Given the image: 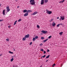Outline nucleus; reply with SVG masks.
Returning <instances> with one entry per match:
<instances>
[{
	"label": "nucleus",
	"mask_w": 67,
	"mask_h": 67,
	"mask_svg": "<svg viewBox=\"0 0 67 67\" xmlns=\"http://www.w3.org/2000/svg\"><path fill=\"white\" fill-rule=\"evenodd\" d=\"M30 36V35L29 34H28L27 35H26L25 36V37L26 38H29Z\"/></svg>",
	"instance_id": "7"
},
{
	"label": "nucleus",
	"mask_w": 67,
	"mask_h": 67,
	"mask_svg": "<svg viewBox=\"0 0 67 67\" xmlns=\"http://www.w3.org/2000/svg\"><path fill=\"white\" fill-rule=\"evenodd\" d=\"M13 60H14V59H13V58H12L10 59V61L12 62Z\"/></svg>",
	"instance_id": "20"
},
{
	"label": "nucleus",
	"mask_w": 67,
	"mask_h": 67,
	"mask_svg": "<svg viewBox=\"0 0 67 67\" xmlns=\"http://www.w3.org/2000/svg\"><path fill=\"white\" fill-rule=\"evenodd\" d=\"M57 26L58 27H59V24L58 25H57Z\"/></svg>",
	"instance_id": "28"
},
{
	"label": "nucleus",
	"mask_w": 67,
	"mask_h": 67,
	"mask_svg": "<svg viewBox=\"0 0 67 67\" xmlns=\"http://www.w3.org/2000/svg\"><path fill=\"white\" fill-rule=\"evenodd\" d=\"M6 9H9V7H6Z\"/></svg>",
	"instance_id": "31"
},
{
	"label": "nucleus",
	"mask_w": 67,
	"mask_h": 67,
	"mask_svg": "<svg viewBox=\"0 0 67 67\" xmlns=\"http://www.w3.org/2000/svg\"><path fill=\"white\" fill-rule=\"evenodd\" d=\"M38 38V36H36L35 37V38L36 39H37V38Z\"/></svg>",
	"instance_id": "23"
},
{
	"label": "nucleus",
	"mask_w": 67,
	"mask_h": 67,
	"mask_svg": "<svg viewBox=\"0 0 67 67\" xmlns=\"http://www.w3.org/2000/svg\"><path fill=\"white\" fill-rule=\"evenodd\" d=\"M46 10L47 11H48V10L47 9H46Z\"/></svg>",
	"instance_id": "47"
},
{
	"label": "nucleus",
	"mask_w": 67,
	"mask_h": 67,
	"mask_svg": "<svg viewBox=\"0 0 67 67\" xmlns=\"http://www.w3.org/2000/svg\"><path fill=\"white\" fill-rule=\"evenodd\" d=\"M47 61H48V60H47L46 61V62H47Z\"/></svg>",
	"instance_id": "46"
},
{
	"label": "nucleus",
	"mask_w": 67,
	"mask_h": 67,
	"mask_svg": "<svg viewBox=\"0 0 67 67\" xmlns=\"http://www.w3.org/2000/svg\"><path fill=\"white\" fill-rule=\"evenodd\" d=\"M3 15H5V10H3Z\"/></svg>",
	"instance_id": "11"
},
{
	"label": "nucleus",
	"mask_w": 67,
	"mask_h": 67,
	"mask_svg": "<svg viewBox=\"0 0 67 67\" xmlns=\"http://www.w3.org/2000/svg\"><path fill=\"white\" fill-rule=\"evenodd\" d=\"M47 51L48 52H49V49H47Z\"/></svg>",
	"instance_id": "40"
},
{
	"label": "nucleus",
	"mask_w": 67,
	"mask_h": 67,
	"mask_svg": "<svg viewBox=\"0 0 67 67\" xmlns=\"http://www.w3.org/2000/svg\"><path fill=\"white\" fill-rule=\"evenodd\" d=\"M13 67H14V66H13Z\"/></svg>",
	"instance_id": "51"
},
{
	"label": "nucleus",
	"mask_w": 67,
	"mask_h": 67,
	"mask_svg": "<svg viewBox=\"0 0 67 67\" xmlns=\"http://www.w3.org/2000/svg\"><path fill=\"white\" fill-rule=\"evenodd\" d=\"M46 56V55H44L43 56H42L41 58H42L43 57V58H44V57H45Z\"/></svg>",
	"instance_id": "17"
},
{
	"label": "nucleus",
	"mask_w": 67,
	"mask_h": 67,
	"mask_svg": "<svg viewBox=\"0 0 67 67\" xmlns=\"http://www.w3.org/2000/svg\"><path fill=\"white\" fill-rule=\"evenodd\" d=\"M41 40H43V39H44V38L43 37H41Z\"/></svg>",
	"instance_id": "26"
},
{
	"label": "nucleus",
	"mask_w": 67,
	"mask_h": 67,
	"mask_svg": "<svg viewBox=\"0 0 67 67\" xmlns=\"http://www.w3.org/2000/svg\"><path fill=\"white\" fill-rule=\"evenodd\" d=\"M52 37V36H50L48 37L49 38H51Z\"/></svg>",
	"instance_id": "30"
},
{
	"label": "nucleus",
	"mask_w": 67,
	"mask_h": 67,
	"mask_svg": "<svg viewBox=\"0 0 67 67\" xmlns=\"http://www.w3.org/2000/svg\"><path fill=\"white\" fill-rule=\"evenodd\" d=\"M60 18L62 20H64L65 19V17H64V16H60Z\"/></svg>",
	"instance_id": "3"
},
{
	"label": "nucleus",
	"mask_w": 67,
	"mask_h": 67,
	"mask_svg": "<svg viewBox=\"0 0 67 67\" xmlns=\"http://www.w3.org/2000/svg\"><path fill=\"white\" fill-rule=\"evenodd\" d=\"M7 12H9V11H10V9L9 8V9H7Z\"/></svg>",
	"instance_id": "14"
},
{
	"label": "nucleus",
	"mask_w": 67,
	"mask_h": 67,
	"mask_svg": "<svg viewBox=\"0 0 67 67\" xmlns=\"http://www.w3.org/2000/svg\"><path fill=\"white\" fill-rule=\"evenodd\" d=\"M42 45H43V44L42 43L40 44V46H42Z\"/></svg>",
	"instance_id": "37"
},
{
	"label": "nucleus",
	"mask_w": 67,
	"mask_h": 67,
	"mask_svg": "<svg viewBox=\"0 0 67 67\" xmlns=\"http://www.w3.org/2000/svg\"><path fill=\"white\" fill-rule=\"evenodd\" d=\"M3 21V19H2V20H0V22H1L2 21Z\"/></svg>",
	"instance_id": "36"
},
{
	"label": "nucleus",
	"mask_w": 67,
	"mask_h": 67,
	"mask_svg": "<svg viewBox=\"0 0 67 67\" xmlns=\"http://www.w3.org/2000/svg\"><path fill=\"white\" fill-rule=\"evenodd\" d=\"M21 19H19L18 20V22H20V21H21Z\"/></svg>",
	"instance_id": "27"
},
{
	"label": "nucleus",
	"mask_w": 67,
	"mask_h": 67,
	"mask_svg": "<svg viewBox=\"0 0 67 67\" xmlns=\"http://www.w3.org/2000/svg\"><path fill=\"white\" fill-rule=\"evenodd\" d=\"M14 51H15V49H14Z\"/></svg>",
	"instance_id": "50"
},
{
	"label": "nucleus",
	"mask_w": 67,
	"mask_h": 67,
	"mask_svg": "<svg viewBox=\"0 0 67 67\" xmlns=\"http://www.w3.org/2000/svg\"><path fill=\"white\" fill-rule=\"evenodd\" d=\"M9 53L10 54H13V52H12L10 51H9Z\"/></svg>",
	"instance_id": "24"
},
{
	"label": "nucleus",
	"mask_w": 67,
	"mask_h": 67,
	"mask_svg": "<svg viewBox=\"0 0 67 67\" xmlns=\"http://www.w3.org/2000/svg\"><path fill=\"white\" fill-rule=\"evenodd\" d=\"M49 56H50V55H49L48 56H47L46 57V58H48L49 57Z\"/></svg>",
	"instance_id": "18"
},
{
	"label": "nucleus",
	"mask_w": 67,
	"mask_h": 67,
	"mask_svg": "<svg viewBox=\"0 0 67 67\" xmlns=\"http://www.w3.org/2000/svg\"><path fill=\"white\" fill-rule=\"evenodd\" d=\"M59 25H63V24H62V23H60L59 24Z\"/></svg>",
	"instance_id": "33"
},
{
	"label": "nucleus",
	"mask_w": 67,
	"mask_h": 67,
	"mask_svg": "<svg viewBox=\"0 0 67 67\" xmlns=\"http://www.w3.org/2000/svg\"><path fill=\"white\" fill-rule=\"evenodd\" d=\"M44 1L46 3L47 2H48V0H44Z\"/></svg>",
	"instance_id": "22"
},
{
	"label": "nucleus",
	"mask_w": 67,
	"mask_h": 67,
	"mask_svg": "<svg viewBox=\"0 0 67 67\" xmlns=\"http://www.w3.org/2000/svg\"><path fill=\"white\" fill-rule=\"evenodd\" d=\"M41 32L42 33H43L44 34H46L47 32V31H45L44 30H43L41 31Z\"/></svg>",
	"instance_id": "4"
},
{
	"label": "nucleus",
	"mask_w": 67,
	"mask_h": 67,
	"mask_svg": "<svg viewBox=\"0 0 67 67\" xmlns=\"http://www.w3.org/2000/svg\"><path fill=\"white\" fill-rule=\"evenodd\" d=\"M48 40V39H47L44 40H43L44 43H45V42H46V41H47Z\"/></svg>",
	"instance_id": "13"
},
{
	"label": "nucleus",
	"mask_w": 67,
	"mask_h": 67,
	"mask_svg": "<svg viewBox=\"0 0 67 67\" xmlns=\"http://www.w3.org/2000/svg\"><path fill=\"white\" fill-rule=\"evenodd\" d=\"M57 19H59V17H58L57 18Z\"/></svg>",
	"instance_id": "42"
},
{
	"label": "nucleus",
	"mask_w": 67,
	"mask_h": 67,
	"mask_svg": "<svg viewBox=\"0 0 67 67\" xmlns=\"http://www.w3.org/2000/svg\"><path fill=\"white\" fill-rule=\"evenodd\" d=\"M2 55V54H0V56H1Z\"/></svg>",
	"instance_id": "41"
},
{
	"label": "nucleus",
	"mask_w": 67,
	"mask_h": 67,
	"mask_svg": "<svg viewBox=\"0 0 67 67\" xmlns=\"http://www.w3.org/2000/svg\"><path fill=\"white\" fill-rule=\"evenodd\" d=\"M44 0H41V5H42V4H44Z\"/></svg>",
	"instance_id": "5"
},
{
	"label": "nucleus",
	"mask_w": 67,
	"mask_h": 67,
	"mask_svg": "<svg viewBox=\"0 0 67 67\" xmlns=\"http://www.w3.org/2000/svg\"><path fill=\"white\" fill-rule=\"evenodd\" d=\"M32 42H31V43H30L29 44L30 45H32Z\"/></svg>",
	"instance_id": "32"
},
{
	"label": "nucleus",
	"mask_w": 67,
	"mask_h": 67,
	"mask_svg": "<svg viewBox=\"0 0 67 67\" xmlns=\"http://www.w3.org/2000/svg\"><path fill=\"white\" fill-rule=\"evenodd\" d=\"M38 13L37 12H35L34 13L32 14V15H35V14H37Z\"/></svg>",
	"instance_id": "8"
},
{
	"label": "nucleus",
	"mask_w": 67,
	"mask_h": 67,
	"mask_svg": "<svg viewBox=\"0 0 67 67\" xmlns=\"http://www.w3.org/2000/svg\"><path fill=\"white\" fill-rule=\"evenodd\" d=\"M26 37L25 36V37H24L23 38V41H25V40H26Z\"/></svg>",
	"instance_id": "10"
},
{
	"label": "nucleus",
	"mask_w": 67,
	"mask_h": 67,
	"mask_svg": "<svg viewBox=\"0 0 67 67\" xmlns=\"http://www.w3.org/2000/svg\"><path fill=\"white\" fill-rule=\"evenodd\" d=\"M64 0H63V1H62V3H63V2H64Z\"/></svg>",
	"instance_id": "43"
},
{
	"label": "nucleus",
	"mask_w": 67,
	"mask_h": 67,
	"mask_svg": "<svg viewBox=\"0 0 67 67\" xmlns=\"http://www.w3.org/2000/svg\"><path fill=\"white\" fill-rule=\"evenodd\" d=\"M36 38H33V41L34 42L35 40H36Z\"/></svg>",
	"instance_id": "19"
},
{
	"label": "nucleus",
	"mask_w": 67,
	"mask_h": 67,
	"mask_svg": "<svg viewBox=\"0 0 67 67\" xmlns=\"http://www.w3.org/2000/svg\"><path fill=\"white\" fill-rule=\"evenodd\" d=\"M53 19H51V21H50L49 22H51V21H53Z\"/></svg>",
	"instance_id": "34"
},
{
	"label": "nucleus",
	"mask_w": 67,
	"mask_h": 67,
	"mask_svg": "<svg viewBox=\"0 0 67 67\" xmlns=\"http://www.w3.org/2000/svg\"><path fill=\"white\" fill-rule=\"evenodd\" d=\"M63 33V32H60L59 34H60V35H62V34Z\"/></svg>",
	"instance_id": "21"
},
{
	"label": "nucleus",
	"mask_w": 67,
	"mask_h": 67,
	"mask_svg": "<svg viewBox=\"0 0 67 67\" xmlns=\"http://www.w3.org/2000/svg\"><path fill=\"white\" fill-rule=\"evenodd\" d=\"M55 25H56V23H55V22H53V23H52L53 26H54Z\"/></svg>",
	"instance_id": "9"
},
{
	"label": "nucleus",
	"mask_w": 67,
	"mask_h": 67,
	"mask_svg": "<svg viewBox=\"0 0 67 67\" xmlns=\"http://www.w3.org/2000/svg\"><path fill=\"white\" fill-rule=\"evenodd\" d=\"M19 6H18L17 7V8H19Z\"/></svg>",
	"instance_id": "45"
},
{
	"label": "nucleus",
	"mask_w": 67,
	"mask_h": 67,
	"mask_svg": "<svg viewBox=\"0 0 67 67\" xmlns=\"http://www.w3.org/2000/svg\"><path fill=\"white\" fill-rule=\"evenodd\" d=\"M37 27H38V29H39V28H40V26H39V25H37Z\"/></svg>",
	"instance_id": "25"
},
{
	"label": "nucleus",
	"mask_w": 67,
	"mask_h": 67,
	"mask_svg": "<svg viewBox=\"0 0 67 67\" xmlns=\"http://www.w3.org/2000/svg\"><path fill=\"white\" fill-rule=\"evenodd\" d=\"M55 65H56V64H53V65H52V67H54V66H55Z\"/></svg>",
	"instance_id": "29"
},
{
	"label": "nucleus",
	"mask_w": 67,
	"mask_h": 67,
	"mask_svg": "<svg viewBox=\"0 0 67 67\" xmlns=\"http://www.w3.org/2000/svg\"><path fill=\"white\" fill-rule=\"evenodd\" d=\"M27 12L28 13H30V12H31V10H28L27 11Z\"/></svg>",
	"instance_id": "16"
},
{
	"label": "nucleus",
	"mask_w": 67,
	"mask_h": 67,
	"mask_svg": "<svg viewBox=\"0 0 67 67\" xmlns=\"http://www.w3.org/2000/svg\"><path fill=\"white\" fill-rule=\"evenodd\" d=\"M28 14H29V13L27 12L24 15V16H26L28 15Z\"/></svg>",
	"instance_id": "6"
},
{
	"label": "nucleus",
	"mask_w": 67,
	"mask_h": 67,
	"mask_svg": "<svg viewBox=\"0 0 67 67\" xmlns=\"http://www.w3.org/2000/svg\"><path fill=\"white\" fill-rule=\"evenodd\" d=\"M44 54H46V52L45 51H44Z\"/></svg>",
	"instance_id": "39"
},
{
	"label": "nucleus",
	"mask_w": 67,
	"mask_h": 67,
	"mask_svg": "<svg viewBox=\"0 0 67 67\" xmlns=\"http://www.w3.org/2000/svg\"><path fill=\"white\" fill-rule=\"evenodd\" d=\"M30 2L31 5H35V3L34 0H30Z\"/></svg>",
	"instance_id": "1"
},
{
	"label": "nucleus",
	"mask_w": 67,
	"mask_h": 67,
	"mask_svg": "<svg viewBox=\"0 0 67 67\" xmlns=\"http://www.w3.org/2000/svg\"><path fill=\"white\" fill-rule=\"evenodd\" d=\"M59 20H60V21L61 20V19L60 18Z\"/></svg>",
	"instance_id": "48"
},
{
	"label": "nucleus",
	"mask_w": 67,
	"mask_h": 67,
	"mask_svg": "<svg viewBox=\"0 0 67 67\" xmlns=\"http://www.w3.org/2000/svg\"><path fill=\"white\" fill-rule=\"evenodd\" d=\"M6 40L7 41H9V39H6Z\"/></svg>",
	"instance_id": "35"
},
{
	"label": "nucleus",
	"mask_w": 67,
	"mask_h": 67,
	"mask_svg": "<svg viewBox=\"0 0 67 67\" xmlns=\"http://www.w3.org/2000/svg\"><path fill=\"white\" fill-rule=\"evenodd\" d=\"M52 13V12L49 11V10H47L46 12V13H47V14H51V13Z\"/></svg>",
	"instance_id": "2"
},
{
	"label": "nucleus",
	"mask_w": 67,
	"mask_h": 67,
	"mask_svg": "<svg viewBox=\"0 0 67 67\" xmlns=\"http://www.w3.org/2000/svg\"><path fill=\"white\" fill-rule=\"evenodd\" d=\"M64 0L65 1V0Z\"/></svg>",
	"instance_id": "52"
},
{
	"label": "nucleus",
	"mask_w": 67,
	"mask_h": 67,
	"mask_svg": "<svg viewBox=\"0 0 67 67\" xmlns=\"http://www.w3.org/2000/svg\"><path fill=\"white\" fill-rule=\"evenodd\" d=\"M27 12V10L26 9L24 10L23 11V12L24 13H25V12Z\"/></svg>",
	"instance_id": "12"
},
{
	"label": "nucleus",
	"mask_w": 67,
	"mask_h": 67,
	"mask_svg": "<svg viewBox=\"0 0 67 67\" xmlns=\"http://www.w3.org/2000/svg\"><path fill=\"white\" fill-rule=\"evenodd\" d=\"M17 22V20L15 21V22H14V25H15V24H16Z\"/></svg>",
	"instance_id": "15"
},
{
	"label": "nucleus",
	"mask_w": 67,
	"mask_h": 67,
	"mask_svg": "<svg viewBox=\"0 0 67 67\" xmlns=\"http://www.w3.org/2000/svg\"><path fill=\"white\" fill-rule=\"evenodd\" d=\"M10 26H8V27H9V28H10Z\"/></svg>",
	"instance_id": "44"
},
{
	"label": "nucleus",
	"mask_w": 67,
	"mask_h": 67,
	"mask_svg": "<svg viewBox=\"0 0 67 67\" xmlns=\"http://www.w3.org/2000/svg\"><path fill=\"white\" fill-rule=\"evenodd\" d=\"M1 4H0V7H1Z\"/></svg>",
	"instance_id": "49"
},
{
	"label": "nucleus",
	"mask_w": 67,
	"mask_h": 67,
	"mask_svg": "<svg viewBox=\"0 0 67 67\" xmlns=\"http://www.w3.org/2000/svg\"><path fill=\"white\" fill-rule=\"evenodd\" d=\"M41 51H42V52H43V51H44V49H41Z\"/></svg>",
	"instance_id": "38"
}]
</instances>
